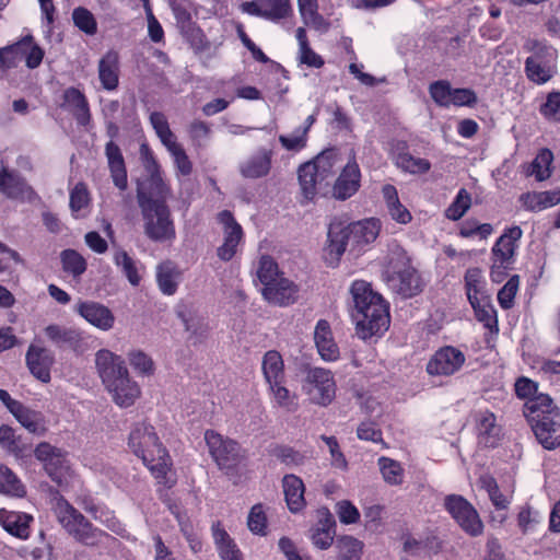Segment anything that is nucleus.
Wrapping results in <instances>:
<instances>
[{
  "instance_id": "f257e3e1",
  "label": "nucleus",
  "mask_w": 560,
  "mask_h": 560,
  "mask_svg": "<svg viewBox=\"0 0 560 560\" xmlns=\"http://www.w3.org/2000/svg\"><path fill=\"white\" fill-rule=\"evenodd\" d=\"M349 293L350 315L355 325L357 336L366 340L383 335L390 323L388 305L384 299L364 280L353 281Z\"/></svg>"
},
{
  "instance_id": "f03ea898",
  "label": "nucleus",
  "mask_w": 560,
  "mask_h": 560,
  "mask_svg": "<svg viewBox=\"0 0 560 560\" xmlns=\"http://www.w3.org/2000/svg\"><path fill=\"white\" fill-rule=\"evenodd\" d=\"M95 364L113 401L120 408L132 406L140 397L141 389L130 377L124 359L107 349H101L95 354Z\"/></svg>"
},
{
  "instance_id": "7ed1b4c3",
  "label": "nucleus",
  "mask_w": 560,
  "mask_h": 560,
  "mask_svg": "<svg viewBox=\"0 0 560 560\" xmlns=\"http://www.w3.org/2000/svg\"><path fill=\"white\" fill-rule=\"evenodd\" d=\"M382 275L389 289L402 298H412L422 291L417 270L410 265L406 250L396 243L388 246Z\"/></svg>"
},
{
  "instance_id": "20e7f679",
  "label": "nucleus",
  "mask_w": 560,
  "mask_h": 560,
  "mask_svg": "<svg viewBox=\"0 0 560 560\" xmlns=\"http://www.w3.org/2000/svg\"><path fill=\"white\" fill-rule=\"evenodd\" d=\"M129 446L156 479L165 480V483L170 482L167 477L171 468L170 456L159 442L152 425L136 424L129 435Z\"/></svg>"
},
{
  "instance_id": "39448f33",
  "label": "nucleus",
  "mask_w": 560,
  "mask_h": 560,
  "mask_svg": "<svg viewBox=\"0 0 560 560\" xmlns=\"http://www.w3.org/2000/svg\"><path fill=\"white\" fill-rule=\"evenodd\" d=\"M138 203L143 219L144 234L153 242H172L176 237L175 224L170 208L160 200L147 197L140 190Z\"/></svg>"
},
{
  "instance_id": "423d86ee",
  "label": "nucleus",
  "mask_w": 560,
  "mask_h": 560,
  "mask_svg": "<svg viewBox=\"0 0 560 560\" xmlns=\"http://www.w3.org/2000/svg\"><path fill=\"white\" fill-rule=\"evenodd\" d=\"M52 511L62 528L77 541L91 547L102 542L104 532L94 527L82 513L58 493L54 498Z\"/></svg>"
},
{
  "instance_id": "0eeeda50",
  "label": "nucleus",
  "mask_w": 560,
  "mask_h": 560,
  "mask_svg": "<svg viewBox=\"0 0 560 560\" xmlns=\"http://www.w3.org/2000/svg\"><path fill=\"white\" fill-rule=\"evenodd\" d=\"M523 50L528 55L524 66L526 78L537 85L549 82L557 73V50L537 38L526 39Z\"/></svg>"
},
{
  "instance_id": "6e6552de",
  "label": "nucleus",
  "mask_w": 560,
  "mask_h": 560,
  "mask_svg": "<svg viewBox=\"0 0 560 560\" xmlns=\"http://www.w3.org/2000/svg\"><path fill=\"white\" fill-rule=\"evenodd\" d=\"M334 374L324 368H311L301 381V392L311 404L327 407L336 397Z\"/></svg>"
},
{
  "instance_id": "1a4fd4ad",
  "label": "nucleus",
  "mask_w": 560,
  "mask_h": 560,
  "mask_svg": "<svg viewBox=\"0 0 560 560\" xmlns=\"http://www.w3.org/2000/svg\"><path fill=\"white\" fill-rule=\"evenodd\" d=\"M34 454L54 482L61 488L69 485L73 474L65 452L49 443L42 442L36 446Z\"/></svg>"
},
{
  "instance_id": "9d476101",
  "label": "nucleus",
  "mask_w": 560,
  "mask_h": 560,
  "mask_svg": "<svg viewBox=\"0 0 560 560\" xmlns=\"http://www.w3.org/2000/svg\"><path fill=\"white\" fill-rule=\"evenodd\" d=\"M205 442L211 457L221 469L234 468L244 457L238 443L213 430L205 432Z\"/></svg>"
},
{
  "instance_id": "9b49d317",
  "label": "nucleus",
  "mask_w": 560,
  "mask_h": 560,
  "mask_svg": "<svg viewBox=\"0 0 560 560\" xmlns=\"http://www.w3.org/2000/svg\"><path fill=\"white\" fill-rule=\"evenodd\" d=\"M140 158L148 174V178L141 186H139L138 191L142 190L147 197L165 203L170 196V187L163 179L160 165L148 144H142L140 147ZM138 194L139 192H137V195Z\"/></svg>"
},
{
  "instance_id": "f8f14e48",
  "label": "nucleus",
  "mask_w": 560,
  "mask_h": 560,
  "mask_svg": "<svg viewBox=\"0 0 560 560\" xmlns=\"http://www.w3.org/2000/svg\"><path fill=\"white\" fill-rule=\"evenodd\" d=\"M444 506L458 526L470 536L483 532V523L476 509L462 495L451 494L444 500Z\"/></svg>"
},
{
  "instance_id": "ddd939ff",
  "label": "nucleus",
  "mask_w": 560,
  "mask_h": 560,
  "mask_svg": "<svg viewBox=\"0 0 560 560\" xmlns=\"http://www.w3.org/2000/svg\"><path fill=\"white\" fill-rule=\"evenodd\" d=\"M343 228L348 235L349 250L360 255L378 237L381 222L378 219L370 218L353 222Z\"/></svg>"
},
{
  "instance_id": "4468645a",
  "label": "nucleus",
  "mask_w": 560,
  "mask_h": 560,
  "mask_svg": "<svg viewBox=\"0 0 560 560\" xmlns=\"http://www.w3.org/2000/svg\"><path fill=\"white\" fill-rule=\"evenodd\" d=\"M466 357L462 350L445 346L434 352L427 364V372L432 376H451L465 364Z\"/></svg>"
},
{
  "instance_id": "2eb2a0df",
  "label": "nucleus",
  "mask_w": 560,
  "mask_h": 560,
  "mask_svg": "<svg viewBox=\"0 0 560 560\" xmlns=\"http://www.w3.org/2000/svg\"><path fill=\"white\" fill-rule=\"evenodd\" d=\"M218 221L223 228V243L218 247L217 254L221 260L229 261L236 254L243 240V229L226 210L218 214Z\"/></svg>"
},
{
  "instance_id": "dca6fc26",
  "label": "nucleus",
  "mask_w": 560,
  "mask_h": 560,
  "mask_svg": "<svg viewBox=\"0 0 560 560\" xmlns=\"http://www.w3.org/2000/svg\"><path fill=\"white\" fill-rule=\"evenodd\" d=\"M361 186V171L354 158L342 167L332 186V197L337 200L351 198Z\"/></svg>"
},
{
  "instance_id": "f3484780",
  "label": "nucleus",
  "mask_w": 560,
  "mask_h": 560,
  "mask_svg": "<svg viewBox=\"0 0 560 560\" xmlns=\"http://www.w3.org/2000/svg\"><path fill=\"white\" fill-rule=\"evenodd\" d=\"M74 311L90 325L102 331H108L115 325L114 313L100 302L80 301L75 304Z\"/></svg>"
},
{
  "instance_id": "a211bd4d",
  "label": "nucleus",
  "mask_w": 560,
  "mask_h": 560,
  "mask_svg": "<svg viewBox=\"0 0 560 560\" xmlns=\"http://www.w3.org/2000/svg\"><path fill=\"white\" fill-rule=\"evenodd\" d=\"M26 365L37 380L43 383L50 381V369L55 362L52 352L39 343H31L26 352Z\"/></svg>"
},
{
  "instance_id": "6ab92c4d",
  "label": "nucleus",
  "mask_w": 560,
  "mask_h": 560,
  "mask_svg": "<svg viewBox=\"0 0 560 560\" xmlns=\"http://www.w3.org/2000/svg\"><path fill=\"white\" fill-rule=\"evenodd\" d=\"M299 285L292 280L281 276L267 288H262L261 294L266 301L278 306H288L299 299Z\"/></svg>"
},
{
  "instance_id": "aec40b11",
  "label": "nucleus",
  "mask_w": 560,
  "mask_h": 560,
  "mask_svg": "<svg viewBox=\"0 0 560 560\" xmlns=\"http://www.w3.org/2000/svg\"><path fill=\"white\" fill-rule=\"evenodd\" d=\"M314 342L319 357L327 362L337 361L339 347L335 341L331 327L326 319H319L314 328Z\"/></svg>"
},
{
  "instance_id": "412c9836",
  "label": "nucleus",
  "mask_w": 560,
  "mask_h": 560,
  "mask_svg": "<svg viewBox=\"0 0 560 560\" xmlns=\"http://www.w3.org/2000/svg\"><path fill=\"white\" fill-rule=\"evenodd\" d=\"M336 535V521L328 509L324 508L317 512V522L312 528L311 539L315 547L328 549Z\"/></svg>"
},
{
  "instance_id": "4be33fe9",
  "label": "nucleus",
  "mask_w": 560,
  "mask_h": 560,
  "mask_svg": "<svg viewBox=\"0 0 560 560\" xmlns=\"http://www.w3.org/2000/svg\"><path fill=\"white\" fill-rule=\"evenodd\" d=\"M524 416L529 424H535L545 419L558 418L559 411L548 395L538 394L525 402Z\"/></svg>"
},
{
  "instance_id": "5701e85b",
  "label": "nucleus",
  "mask_w": 560,
  "mask_h": 560,
  "mask_svg": "<svg viewBox=\"0 0 560 560\" xmlns=\"http://www.w3.org/2000/svg\"><path fill=\"white\" fill-rule=\"evenodd\" d=\"M475 423L479 442L485 446L497 445L501 435V427L497 423V417L489 410L475 412Z\"/></svg>"
},
{
  "instance_id": "b1692460",
  "label": "nucleus",
  "mask_w": 560,
  "mask_h": 560,
  "mask_svg": "<svg viewBox=\"0 0 560 560\" xmlns=\"http://www.w3.org/2000/svg\"><path fill=\"white\" fill-rule=\"evenodd\" d=\"M271 150L259 149L240 164V173L249 179L265 177L271 170Z\"/></svg>"
},
{
  "instance_id": "393cba45",
  "label": "nucleus",
  "mask_w": 560,
  "mask_h": 560,
  "mask_svg": "<svg viewBox=\"0 0 560 560\" xmlns=\"http://www.w3.org/2000/svg\"><path fill=\"white\" fill-rule=\"evenodd\" d=\"M523 235L520 226H512L498 238L492 247V258L505 261L508 264L514 262V255L517 248V243Z\"/></svg>"
},
{
  "instance_id": "a878e982",
  "label": "nucleus",
  "mask_w": 560,
  "mask_h": 560,
  "mask_svg": "<svg viewBox=\"0 0 560 560\" xmlns=\"http://www.w3.org/2000/svg\"><path fill=\"white\" fill-rule=\"evenodd\" d=\"M98 79L106 91H115L118 88L119 57L116 51L109 50L100 59Z\"/></svg>"
},
{
  "instance_id": "bb28decb",
  "label": "nucleus",
  "mask_w": 560,
  "mask_h": 560,
  "mask_svg": "<svg viewBox=\"0 0 560 560\" xmlns=\"http://www.w3.org/2000/svg\"><path fill=\"white\" fill-rule=\"evenodd\" d=\"M382 197L385 202V207L388 215L393 221L398 224L406 225L411 222L412 214L410 211L400 202L398 191L394 185L385 184L382 187Z\"/></svg>"
},
{
  "instance_id": "cd10ccee",
  "label": "nucleus",
  "mask_w": 560,
  "mask_h": 560,
  "mask_svg": "<svg viewBox=\"0 0 560 560\" xmlns=\"http://www.w3.org/2000/svg\"><path fill=\"white\" fill-rule=\"evenodd\" d=\"M522 207L532 212H539L560 203V189L528 191L520 196Z\"/></svg>"
},
{
  "instance_id": "c85d7f7f",
  "label": "nucleus",
  "mask_w": 560,
  "mask_h": 560,
  "mask_svg": "<svg viewBox=\"0 0 560 560\" xmlns=\"http://www.w3.org/2000/svg\"><path fill=\"white\" fill-rule=\"evenodd\" d=\"M538 443L551 451L560 446V422L558 418L545 419L530 424Z\"/></svg>"
},
{
  "instance_id": "c756f323",
  "label": "nucleus",
  "mask_w": 560,
  "mask_h": 560,
  "mask_svg": "<svg viewBox=\"0 0 560 560\" xmlns=\"http://www.w3.org/2000/svg\"><path fill=\"white\" fill-rule=\"evenodd\" d=\"M0 191L9 198H30L32 188L14 171L2 167L0 171Z\"/></svg>"
},
{
  "instance_id": "7c9ffc66",
  "label": "nucleus",
  "mask_w": 560,
  "mask_h": 560,
  "mask_svg": "<svg viewBox=\"0 0 560 560\" xmlns=\"http://www.w3.org/2000/svg\"><path fill=\"white\" fill-rule=\"evenodd\" d=\"M347 248H349V244L345 228L341 224H331L328 231L326 259L330 265L337 264Z\"/></svg>"
},
{
  "instance_id": "2f4dec72",
  "label": "nucleus",
  "mask_w": 560,
  "mask_h": 560,
  "mask_svg": "<svg viewBox=\"0 0 560 560\" xmlns=\"http://www.w3.org/2000/svg\"><path fill=\"white\" fill-rule=\"evenodd\" d=\"M65 105L73 114L78 124L85 126L91 120L86 97L77 89L70 88L63 94Z\"/></svg>"
},
{
  "instance_id": "473e14b6",
  "label": "nucleus",
  "mask_w": 560,
  "mask_h": 560,
  "mask_svg": "<svg viewBox=\"0 0 560 560\" xmlns=\"http://www.w3.org/2000/svg\"><path fill=\"white\" fill-rule=\"evenodd\" d=\"M182 279V272L172 261H164L156 267V282L161 292L173 295Z\"/></svg>"
},
{
  "instance_id": "72a5a7b5",
  "label": "nucleus",
  "mask_w": 560,
  "mask_h": 560,
  "mask_svg": "<svg viewBox=\"0 0 560 560\" xmlns=\"http://www.w3.org/2000/svg\"><path fill=\"white\" fill-rule=\"evenodd\" d=\"M287 504L292 512L301 511L305 505L304 483L294 475H287L282 480Z\"/></svg>"
},
{
  "instance_id": "f704fd0d",
  "label": "nucleus",
  "mask_w": 560,
  "mask_h": 560,
  "mask_svg": "<svg viewBox=\"0 0 560 560\" xmlns=\"http://www.w3.org/2000/svg\"><path fill=\"white\" fill-rule=\"evenodd\" d=\"M32 520V516L25 513L0 510V524L8 533L19 538L27 537L28 524Z\"/></svg>"
},
{
  "instance_id": "c9c22d12",
  "label": "nucleus",
  "mask_w": 560,
  "mask_h": 560,
  "mask_svg": "<svg viewBox=\"0 0 560 560\" xmlns=\"http://www.w3.org/2000/svg\"><path fill=\"white\" fill-rule=\"evenodd\" d=\"M270 400L273 406L288 412H294L299 408V398L295 393L289 390L284 381L268 385Z\"/></svg>"
},
{
  "instance_id": "e433bc0d",
  "label": "nucleus",
  "mask_w": 560,
  "mask_h": 560,
  "mask_svg": "<svg viewBox=\"0 0 560 560\" xmlns=\"http://www.w3.org/2000/svg\"><path fill=\"white\" fill-rule=\"evenodd\" d=\"M261 370L268 385L285 380L283 359L276 350H269L264 354Z\"/></svg>"
},
{
  "instance_id": "4c0bfd02",
  "label": "nucleus",
  "mask_w": 560,
  "mask_h": 560,
  "mask_svg": "<svg viewBox=\"0 0 560 560\" xmlns=\"http://www.w3.org/2000/svg\"><path fill=\"white\" fill-rule=\"evenodd\" d=\"M464 280L469 303L489 298L481 269L477 267L469 268L465 273Z\"/></svg>"
},
{
  "instance_id": "58836bf2",
  "label": "nucleus",
  "mask_w": 560,
  "mask_h": 560,
  "mask_svg": "<svg viewBox=\"0 0 560 560\" xmlns=\"http://www.w3.org/2000/svg\"><path fill=\"white\" fill-rule=\"evenodd\" d=\"M114 262L121 269L131 285L137 287L140 284L142 268L139 261L130 257L127 252L119 249L114 254Z\"/></svg>"
},
{
  "instance_id": "ea45409f",
  "label": "nucleus",
  "mask_w": 560,
  "mask_h": 560,
  "mask_svg": "<svg viewBox=\"0 0 560 560\" xmlns=\"http://www.w3.org/2000/svg\"><path fill=\"white\" fill-rule=\"evenodd\" d=\"M299 182L302 192L306 199H312L317 191V186L324 183L323 178L319 177V174L311 162L304 163L300 166Z\"/></svg>"
},
{
  "instance_id": "a19ab883",
  "label": "nucleus",
  "mask_w": 560,
  "mask_h": 560,
  "mask_svg": "<svg viewBox=\"0 0 560 560\" xmlns=\"http://www.w3.org/2000/svg\"><path fill=\"white\" fill-rule=\"evenodd\" d=\"M553 153L549 149H541L528 167V175H533L537 182L548 179L552 174Z\"/></svg>"
},
{
  "instance_id": "79ce46f5",
  "label": "nucleus",
  "mask_w": 560,
  "mask_h": 560,
  "mask_svg": "<svg viewBox=\"0 0 560 560\" xmlns=\"http://www.w3.org/2000/svg\"><path fill=\"white\" fill-rule=\"evenodd\" d=\"M13 417L25 428L30 433L43 434L45 432L44 417L40 412L21 406Z\"/></svg>"
},
{
  "instance_id": "37998d69",
  "label": "nucleus",
  "mask_w": 560,
  "mask_h": 560,
  "mask_svg": "<svg viewBox=\"0 0 560 560\" xmlns=\"http://www.w3.org/2000/svg\"><path fill=\"white\" fill-rule=\"evenodd\" d=\"M213 538L222 560H242L240 549L224 529L213 527Z\"/></svg>"
},
{
  "instance_id": "c03bdc74",
  "label": "nucleus",
  "mask_w": 560,
  "mask_h": 560,
  "mask_svg": "<svg viewBox=\"0 0 560 560\" xmlns=\"http://www.w3.org/2000/svg\"><path fill=\"white\" fill-rule=\"evenodd\" d=\"M60 261L62 270L72 276L80 278L86 270L85 258L74 249H65L60 253Z\"/></svg>"
},
{
  "instance_id": "a18cd8bd",
  "label": "nucleus",
  "mask_w": 560,
  "mask_h": 560,
  "mask_svg": "<svg viewBox=\"0 0 560 560\" xmlns=\"http://www.w3.org/2000/svg\"><path fill=\"white\" fill-rule=\"evenodd\" d=\"M377 465L386 483L390 486H398L402 483L405 470L399 462L382 456L378 458Z\"/></svg>"
},
{
  "instance_id": "49530a36",
  "label": "nucleus",
  "mask_w": 560,
  "mask_h": 560,
  "mask_svg": "<svg viewBox=\"0 0 560 560\" xmlns=\"http://www.w3.org/2000/svg\"><path fill=\"white\" fill-rule=\"evenodd\" d=\"M85 510L92 514L93 518L106 526L117 535H124L125 527L115 516L114 512L102 505L86 506Z\"/></svg>"
},
{
  "instance_id": "de8ad7c7",
  "label": "nucleus",
  "mask_w": 560,
  "mask_h": 560,
  "mask_svg": "<svg viewBox=\"0 0 560 560\" xmlns=\"http://www.w3.org/2000/svg\"><path fill=\"white\" fill-rule=\"evenodd\" d=\"M340 161L339 153L334 150H326L319 153L313 161H310L316 168L319 177L325 182L334 173L335 167Z\"/></svg>"
},
{
  "instance_id": "09e8293b",
  "label": "nucleus",
  "mask_w": 560,
  "mask_h": 560,
  "mask_svg": "<svg viewBox=\"0 0 560 560\" xmlns=\"http://www.w3.org/2000/svg\"><path fill=\"white\" fill-rule=\"evenodd\" d=\"M0 493L18 498L25 494V488L20 479L3 465H0Z\"/></svg>"
},
{
  "instance_id": "8fccbe9b",
  "label": "nucleus",
  "mask_w": 560,
  "mask_h": 560,
  "mask_svg": "<svg viewBox=\"0 0 560 560\" xmlns=\"http://www.w3.org/2000/svg\"><path fill=\"white\" fill-rule=\"evenodd\" d=\"M338 556L336 560H360L363 544L352 536H343L337 540Z\"/></svg>"
},
{
  "instance_id": "3c124183",
  "label": "nucleus",
  "mask_w": 560,
  "mask_h": 560,
  "mask_svg": "<svg viewBox=\"0 0 560 560\" xmlns=\"http://www.w3.org/2000/svg\"><path fill=\"white\" fill-rule=\"evenodd\" d=\"M298 7L300 15L306 25L317 30L324 26V19L317 12V0H298Z\"/></svg>"
},
{
  "instance_id": "603ef678",
  "label": "nucleus",
  "mask_w": 560,
  "mask_h": 560,
  "mask_svg": "<svg viewBox=\"0 0 560 560\" xmlns=\"http://www.w3.org/2000/svg\"><path fill=\"white\" fill-rule=\"evenodd\" d=\"M470 305L474 308L475 315L479 322L483 323V325L490 330L493 328L498 330L495 310L490 304L489 298L485 300H478L477 302H471Z\"/></svg>"
},
{
  "instance_id": "864d4df0",
  "label": "nucleus",
  "mask_w": 560,
  "mask_h": 560,
  "mask_svg": "<svg viewBox=\"0 0 560 560\" xmlns=\"http://www.w3.org/2000/svg\"><path fill=\"white\" fill-rule=\"evenodd\" d=\"M150 122L165 148L176 142V137L170 129L167 119L164 114L160 112H152L150 114Z\"/></svg>"
},
{
  "instance_id": "5fc2aeb1",
  "label": "nucleus",
  "mask_w": 560,
  "mask_h": 560,
  "mask_svg": "<svg viewBox=\"0 0 560 560\" xmlns=\"http://www.w3.org/2000/svg\"><path fill=\"white\" fill-rule=\"evenodd\" d=\"M282 275L279 272L277 262L269 256H261L258 261L257 277L264 288L279 279Z\"/></svg>"
},
{
  "instance_id": "6e6d98bb",
  "label": "nucleus",
  "mask_w": 560,
  "mask_h": 560,
  "mask_svg": "<svg viewBox=\"0 0 560 560\" xmlns=\"http://www.w3.org/2000/svg\"><path fill=\"white\" fill-rule=\"evenodd\" d=\"M247 527L254 535H267L268 521L262 504L258 503L252 506L247 516Z\"/></svg>"
},
{
  "instance_id": "4d7b16f0",
  "label": "nucleus",
  "mask_w": 560,
  "mask_h": 560,
  "mask_svg": "<svg viewBox=\"0 0 560 560\" xmlns=\"http://www.w3.org/2000/svg\"><path fill=\"white\" fill-rule=\"evenodd\" d=\"M265 19L272 22L285 19L292 13L290 0H262Z\"/></svg>"
},
{
  "instance_id": "13d9d810",
  "label": "nucleus",
  "mask_w": 560,
  "mask_h": 560,
  "mask_svg": "<svg viewBox=\"0 0 560 560\" xmlns=\"http://www.w3.org/2000/svg\"><path fill=\"white\" fill-rule=\"evenodd\" d=\"M396 165L411 174H423L430 170V162L425 159L416 158L409 153H401L396 158Z\"/></svg>"
},
{
  "instance_id": "bf43d9fd",
  "label": "nucleus",
  "mask_w": 560,
  "mask_h": 560,
  "mask_svg": "<svg viewBox=\"0 0 560 560\" xmlns=\"http://www.w3.org/2000/svg\"><path fill=\"white\" fill-rule=\"evenodd\" d=\"M166 150L173 158L177 174L189 176L192 172V163L183 147L176 141L166 147Z\"/></svg>"
},
{
  "instance_id": "052dcab7",
  "label": "nucleus",
  "mask_w": 560,
  "mask_h": 560,
  "mask_svg": "<svg viewBox=\"0 0 560 560\" xmlns=\"http://www.w3.org/2000/svg\"><path fill=\"white\" fill-rule=\"evenodd\" d=\"M470 206L471 198L469 192L466 189H460L454 201L445 210V215L450 220L457 221L468 211Z\"/></svg>"
},
{
  "instance_id": "680f3d73",
  "label": "nucleus",
  "mask_w": 560,
  "mask_h": 560,
  "mask_svg": "<svg viewBox=\"0 0 560 560\" xmlns=\"http://www.w3.org/2000/svg\"><path fill=\"white\" fill-rule=\"evenodd\" d=\"M19 45H23V48L20 50L21 60L25 58L26 66L31 69L37 68L44 57V51L40 47L33 44L32 37H26Z\"/></svg>"
},
{
  "instance_id": "e2e57ef3",
  "label": "nucleus",
  "mask_w": 560,
  "mask_h": 560,
  "mask_svg": "<svg viewBox=\"0 0 560 560\" xmlns=\"http://www.w3.org/2000/svg\"><path fill=\"white\" fill-rule=\"evenodd\" d=\"M541 522V515L538 511L529 505L521 508L517 514V525L524 534L534 532L536 526Z\"/></svg>"
},
{
  "instance_id": "0e129e2a",
  "label": "nucleus",
  "mask_w": 560,
  "mask_h": 560,
  "mask_svg": "<svg viewBox=\"0 0 560 560\" xmlns=\"http://www.w3.org/2000/svg\"><path fill=\"white\" fill-rule=\"evenodd\" d=\"M453 88L447 81H436L429 88L432 100L443 107L452 106Z\"/></svg>"
},
{
  "instance_id": "69168bd1",
  "label": "nucleus",
  "mask_w": 560,
  "mask_h": 560,
  "mask_svg": "<svg viewBox=\"0 0 560 560\" xmlns=\"http://www.w3.org/2000/svg\"><path fill=\"white\" fill-rule=\"evenodd\" d=\"M308 137L305 131H300L298 128L289 135H280L279 142L282 148L290 152H300L307 145Z\"/></svg>"
},
{
  "instance_id": "338daca9",
  "label": "nucleus",
  "mask_w": 560,
  "mask_h": 560,
  "mask_svg": "<svg viewBox=\"0 0 560 560\" xmlns=\"http://www.w3.org/2000/svg\"><path fill=\"white\" fill-rule=\"evenodd\" d=\"M131 368L139 374L149 375L154 371L152 359L141 350H132L128 353Z\"/></svg>"
},
{
  "instance_id": "774afa93",
  "label": "nucleus",
  "mask_w": 560,
  "mask_h": 560,
  "mask_svg": "<svg viewBox=\"0 0 560 560\" xmlns=\"http://www.w3.org/2000/svg\"><path fill=\"white\" fill-rule=\"evenodd\" d=\"M74 25L88 35H94L97 24L94 15L84 8H77L72 13Z\"/></svg>"
}]
</instances>
